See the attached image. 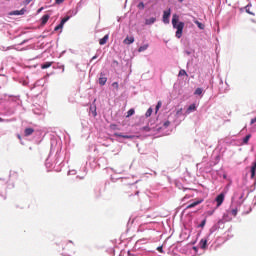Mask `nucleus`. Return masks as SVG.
Here are the masks:
<instances>
[{"label": "nucleus", "mask_w": 256, "mask_h": 256, "mask_svg": "<svg viewBox=\"0 0 256 256\" xmlns=\"http://www.w3.org/2000/svg\"><path fill=\"white\" fill-rule=\"evenodd\" d=\"M172 27L176 29V37L177 39H181L183 37V29H185V23L179 22V15L174 14L172 16Z\"/></svg>", "instance_id": "obj_1"}, {"label": "nucleus", "mask_w": 256, "mask_h": 256, "mask_svg": "<svg viewBox=\"0 0 256 256\" xmlns=\"http://www.w3.org/2000/svg\"><path fill=\"white\" fill-rule=\"evenodd\" d=\"M169 17H171V9L165 10L163 12V23H165L166 25H168L169 23Z\"/></svg>", "instance_id": "obj_2"}, {"label": "nucleus", "mask_w": 256, "mask_h": 256, "mask_svg": "<svg viewBox=\"0 0 256 256\" xmlns=\"http://www.w3.org/2000/svg\"><path fill=\"white\" fill-rule=\"evenodd\" d=\"M225 201V194L221 193L216 197V203L217 207H221L223 205V202Z\"/></svg>", "instance_id": "obj_3"}, {"label": "nucleus", "mask_w": 256, "mask_h": 256, "mask_svg": "<svg viewBox=\"0 0 256 256\" xmlns=\"http://www.w3.org/2000/svg\"><path fill=\"white\" fill-rule=\"evenodd\" d=\"M26 11L27 10H25V8H22L21 10H14L10 12L9 15H25Z\"/></svg>", "instance_id": "obj_4"}, {"label": "nucleus", "mask_w": 256, "mask_h": 256, "mask_svg": "<svg viewBox=\"0 0 256 256\" xmlns=\"http://www.w3.org/2000/svg\"><path fill=\"white\" fill-rule=\"evenodd\" d=\"M123 43L125 45H131L132 43H135V38L133 36L131 37L128 36L124 39Z\"/></svg>", "instance_id": "obj_5"}, {"label": "nucleus", "mask_w": 256, "mask_h": 256, "mask_svg": "<svg viewBox=\"0 0 256 256\" xmlns=\"http://www.w3.org/2000/svg\"><path fill=\"white\" fill-rule=\"evenodd\" d=\"M201 203H203V200H198V201H195L191 204H189L186 209H193V207H197V205H201Z\"/></svg>", "instance_id": "obj_6"}, {"label": "nucleus", "mask_w": 256, "mask_h": 256, "mask_svg": "<svg viewBox=\"0 0 256 256\" xmlns=\"http://www.w3.org/2000/svg\"><path fill=\"white\" fill-rule=\"evenodd\" d=\"M50 15L49 14H45L42 18H41V25H47V21H49L50 19Z\"/></svg>", "instance_id": "obj_7"}, {"label": "nucleus", "mask_w": 256, "mask_h": 256, "mask_svg": "<svg viewBox=\"0 0 256 256\" xmlns=\"http://www.w3.org/2000/svg\"><path fill=\"white\" fill-rule=\"evenodd\" d=\"M35 133V130L33 128H26L24 130L25 137H29V135H33Z\"/></svg>", "instance_id": "obj_8"}, {"label": "nucleus", "mask_w": 256, "mask_h": 256, "mask_svg": "<svg viewBox=\"0 0 256 256\" xmlns=\"http://www.w3.org/2000/svg\"><path fill=\"white\" fill-rule=\"evenodd\" d=\"M155 21H157V18L155 17H151L145 20V25H153V23H155Z\"/></svg>", "instance_id": "obj_9"}, {"label": "nucleus", "mask_w": 256, "mask_h": 256, "mask_svg": "<svg viewBox=\"0 0 256 256\" xmlns=\"http://www.w3.org/2000/svg\"><path fill=\"white\" fill-rule=\"evenodd\" d=\"M109 41V35L106 34L102 39L99 40V45H105Z\"/></svg>", "instance_id": "obj_10"}, {"label": "nucleus", "mask_w": 256, "mask_h": 256, "mask_svg": "<svg viewBox=\"0 0 256 256\" xmlns=\"http://www.w3.org/2000/svg\"><path fill=\"white\" fill-rule=\"evenodd\" d=\"M192 111H197V106H195V104H191L186 110V113L189 115V113H192Z\"/></svg>", "instance_id": "obj_11"}, {"label": "nucleus", "mask_w": 256, "mask_h": 256, "mask_svg": "<svg viewBox=\"0 0 256 256\" xmlns=\"http://www.w3.org/2000/svg\"><path fill=\"white\" fill-rule=\"evenodd\" d=\"M114 137H122V139H133V136L123 135L121 133H115Z\"/></svg>", "instance_id": "obj_12"}, {"label": "nucleus", "mask_w": 256, "mask_h": 256, "mask_svg": "<svg viewBox=\"0 0 256 256\" xmlns=\"http://www.w3.org/2000/svg\"><path fill=\"white\" fill-rule=\"evenodd\" d=\"M255 174H256V161L252 164V167H251V179L255 177Z\"/></svg>", "instance_id": "obj_13"}, {"label": "nucleus", "mask_w": 256, "mask_h": 256, "mask_svg": "<svg viewBox=\"0 0 256 256\" xmlns=\"http://www.w3.org/2000/svg\"><path fill=\"white\" fill-rule=\"evenodd\" d=\"M53 65V62H45L44 64L41 65V69H49Z\"/></svg>", "instance_id": "obj_14"}, {"label": "nucleus", "mask_w": 256, "mask_h": 256, "mask_svg": "<svg viewBox=\"0 0 256 256\" xmlns=\"http://www.w3.org/2000/svg\"><path fill=\"white\" fill-rule=\"evenodd\" d=\"M200 247H201V249H207V240L202 239L200 241Z\"/></svg>", "instance_id": "obj_15"}, {"label": "nucleus", "mask_w": 256, "mask_h": 256, "mask_svg": "<svg viewBox=\"0 0 256 256\" xmlns=\"http://www.w3.org/2000/svg\"><path fill=\"white\" fill-rule=\"evenodd\" d=\"M183 76L189 77V75L187 74V71L181 69V70L179 71L178 77H183Z\"/></svg>", "instance_id": "obj_16"}, {"label": "nucleus", "mask_w": 256, "mask_h": 256, "mask_svg": "<svg viewBox=\"0 0 256 256\" xmlns=\"http://www.w3.org/2000/svg\"><path fill=\"white\" fill-rule=\"evenodd\" d=\"M249 139H251V134H248L243 138L244 145H247L249 143Z\"/></svg>", "instance_id": "obj_17"}, {"label": "nucleus", "mask_w": 256, "mask_h": 256, "mask_svg": "<svg viewBox=\"0 0 256 256\" xmlns=\"http://www.w3.org/2000/svg\"><path fill=\"white\" fill-rule=\"evenodd\" d=\"M107 83V77H100L99 78V85H105Z\"/></svg>", "instance_id": "obj_18"}, {"label": "nucleus", "mask_w": 256, "mask_h": 256, "mask_svg": "<svg viewBox=\"0 0 256 256\" xmlns=\"http://www.w3.org/2000/svg\"><path fill=\"white\" fill-rule=\"evenodd\" d=\"M133 115H135V109L132 108V109L128 110L126 117H131Z\"/></svg>", "instance_id": "obj_19"}, {"label": "nucleus", "mask_w": 256, "mask_h": 256, "mask_svg": "<svg viewBox=\"0 0 256 256\" xmlns=\"http://www.w3.org/2000/svg\"><path fill=\"white\" fill-rule=\"evenodd\" d=\"M195 24L197 25V27H198L199 29H205V25H204L203 23H201V22H199V21H195Z\"/></svg>", "instance_id": "obj_20"}, {"label": "nucleus", "mask_w": 256, "mask_h": 256, "mask_svg": "<svg viewBox=\"0 0 256 256\" xmlns=\"http://www.w3.org/2000/svg\"><path fill=\"white\" fill-rule=\"evenodd\" d=\"M147 47H149V46L148 45L140 46L138 49L139 53H141L143 51H147Z\"/></svg>", "instance_id": "obj_21"}, {"label": "nucleus", "mask_w": 256, "mask_h": 256, "mask_svg": "<svg viewBox=\"0 0 256 256\" xmlns=\"http://www.w3.org/2000/svg\"><path fill=\"white\" fill-rule=\"evenodd\" d=\"M146 117H151V115H153V109L152 108H149L147 111H146Z\"/></svg>", "instance_id": "obj_22"}, {"label": "nucleus", "mask_w": 256, "mask_h": 256, "mask_svg": "<svg viewBox=\"0 0 256 256\" xmlns=\"http://www.w3.org/2000/svg\"><path fill=\"white\" fill-rule=\"evenodd\" d=\"M61 29H63V24H61V22H60V24L57 25V26L54 28V31H59V30H61Z\"/></svg>", "instance_id": "obj_23"}, {"label": "nucleus", "mask_w": 256, "mask_h": 256, "mask_svg": "<svg viewBox=\"0 0 256 256\" xmlns=\"http://www.w3.org/2000/svg\"><path fill=\"white\" fill-rule=\"evenodd\" d=\"M201 93H203V90L201 88H197L195 90V95H201Z\"/></svg>", "instance_id": "obj_24"}, {"label": "nucleus", "mask_w": 256, "mask_h": 256, "mask_svg": "<svg viewBox=\"0 0 256 256\" xmlns=\"http://www.w3.org/2000/svg\"><path fill=\"white\" fill-rule=\"evenodd\" d=\"M161 105H163L162 102L158 101V103L156 105V113H157V111H159V109H161Z\"/></svg>", "instance_id": "obj_25"}, {"label": "nucleus", "mask_w": 256, "mask_h": 256, "mask_svg": "<svg viewBox=\"0 0 256 256\" xmlns=\"http://www.w3.org/2000/svg\"><path fill=\"white\" fill-rule=\"evenodd\" d=\"M69 21V17H65L61 20V24L65 25V23H67Z\"/></svg>", "instance_id": "obj_26"}, {"label": "nucleus", "mask_w": 256, "mask_h": 256, "mask_svg": "<svg viewBox=\"0 0 256 256\" xmlns=\"http://www.w3.org/2000/svg\"><path fill=\"white\" fill-rule=\"evenodd\" d=\"M245 9H246V13H248L249 15H253V12L249 9V5H247Z\"/></svg>", "instance_id": "obj_27"}, {"label": "nucleus", "mask_w": 256, "mask_h": 256, "mask_svg": "<svg viewBox=\"0 0 256 256\" xmlns=\"http://www.w3.org/2000/svg\"><path fill=\"white\" fill-rule=\"evenodd\" d=\"M138 8H139V9H145V4H144L143 2H140V3L138 4Z\"/></svg>", "instance_id": "obj_28"}, {"label": "nucleus", "mask_w": 256, "mask_h": 256, "mask_svg": "<svg viewBox=\"0 0 256 256\" xmlns=\"http://www.w3.org/2000/svg\"><path fill=\"white\" fill-rule=\"evenodd\" d=\"M112 87H115V89H119V83L113 82Z\"/></svg>", "instance_id": "obj_29"}, {"label": "nucleus", "mask_w": 256, "mask_h": 256, "mask_svg": "<svg viewBox=\"0 0 256 256\" xmlns=\"http://www.w3.org/2000/svg\"><path fill=\"white\" fill-rule=\"evenodd\" d=\"M206 223H207V220H203V221L200 223L199 227H201V228L205 227V224H206Z\"/></svg>", "instance_id": "obj_30"}, {"label": "nucleus", "mask_w": 256, "mask_h": 256, "mask_svg": "<svg viewBox=\"0 0 256 256\" xmlns=\"http://www.w3.org/2000/svg\"><path fill=\"white\" fill-rule=\"evenodd\" d=\"M31 1H33V0H24L23 5H29V3H31Z\"/></svg>", "instance_id": "obj_31"}, {"label": "nucleus", "mask_w": 256, "mask_h": 256, "mask_svg": "<svg viewBox=\"0 0 256 256\" xmlns=\"http://www.w3.org/2000/svg\"><path fill=\"white\" fill-rule=\"evenodd\" d=\"M65 0H55L56 5H61Z\"/></svg>", "instance_id": "obj_32"}, {"label": "nucleus", "mask_w": 256, "mask_h": 256, "mask_svg": "<svg viewBox=\"0 0 256 256\" xmlns=\"http://www.w3.org/2000/svg\"><path fill=\"white\" fill-rule=\"evenodd\" d=\"M157 251H159V253H163V247H162V246H159V247L157 248Z\"/></svg>", "instance_id": "obj_33"}, {"label": "nucleus", "mask_w": 256, "mask_h": 256, "mask_svg": "<svg viewBox=\"0 0 256 256\" xmlns=\"http://www.w3.org/2000/svg\"><path fill=\"white\" fill-rule=\"evenodd\" d=\"M169 125H171V122H169V121H166V122L164 123V127H169Z\"/></svg>", "instance_id": "obj_34"}, {"label": "nucleus", "mask_w": 256, "mask_h": 256, "mask_svg": "<svg viewBox=\"0 0 256 256\" xmlns=\"http://www.w3.org/2000/svg\"><path fill=\"white\" fill-rule=\"evenodd\" d=\"M181 111H183L182 108H180V110H178V111L176 112V115H181Z\"/></svg>", "instance_id": "obj_35"}, {"label": "nucleus", "mask_w": 256, "mask_h": 256, "mask_svg": "<svg viewBox=\"0 0 256 256\" xmlns=\"http://www.w3.org/2000/svg\"><path fill=\"white\" fill-rule=\"evenodd\" d=\"M250 123H251V125H253V123H256V117L253 118Z\"/></svg>", "instance_id": "obj_36"}, {"label": "nucleus", "mask_w": 256, "mask_h": 256, "mask_svg": "<svg viewBox=\"0 0 256 256\" xmlns=\"http://www.w3.org/2000/svg\"><path fill=\"white\" fill-rule=\"evenodd\" d=\"M232 215L235 217L237 215V210H232Z\"/></svg>", "instance_id": "obj_37"}, {"label": "nucleus", "mask_w": 256, "mask_h": 256, "mask_svg": "<svg viewBox=\"0 0 256 256\" xmlns=\"http://www.w3.org/2000/svg\"><path fill=\"white\" fill-rule=\"evenodd\" d=\"M43 7H41V8H39L38 10H37V13H41V11H43Z\"/></svg>", "instance_id": "obj_38"}, {"label": "nucleus", "mask_w": 256, "mask_h": 256, "mask_svg": "<svg viewBox=\"0 0 256 256\" xmlns=\"http://www.w3.org/2000/svg\"><path fill=\"white\" fill-rule=\"evenodd\" d=\"M95 59H97V56H93V57H92V61L95 60Z\"/></svg>", "instance_id": "obj_39"}, {"label": "nucleus", "mask_w": 256, "mask_h": 256, "mask_svg": "<svg viewBox=\"0 0 256 256\" xmlns=\"http://www.w3.org/2000/svg\"><path fill=\"white\" fill-rule=\"evenodd\" d=\"M144 131H149V128H147V127H144Z\"/></svg>", "instance_id": "obj_40"}, {"label": "nucleus", "mask_w": 256, "mask_h": 256, "mask_svg": "<svg viewBox=\"0 0 256 256\" xmlns=\"http://www.w3.org/2000/svg\"><path fill=\"white\" fill-rule=\"evenodd\" d=\"M180 3H183V0H178Z\"/></svg>", "instance_id": "obj_41"}, {"label": "nucleus", "mask_w": 256, "mask_h": 256, "mask_svg": "<svg viewBox=\"0 0 256 256\" xmlns=\"http://www.w3.org/2000/svg\"><path fill=\"white\" fill-rule=\"evenodd\" d=\"M0 121H3V118H0Z\"/></svg>", "instance_id": "obj_42"}]
</instances>
